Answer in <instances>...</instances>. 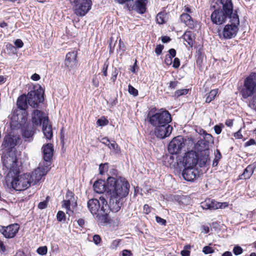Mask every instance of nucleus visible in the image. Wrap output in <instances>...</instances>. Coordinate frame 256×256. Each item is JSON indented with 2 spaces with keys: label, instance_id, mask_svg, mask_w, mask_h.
<instances>
[{
  "label": "nucleus",
  "instance_id": "nucleus-56",
  "mask_svg": "<svg viewBox=\"0 0 256 256\" xmlns=\"http://www.w3.org/2000/svg\"><path fill=\"white\" fill-rule=\"evenodd\" d=\"M101 238L100 236L98 235V234H94V236H93V242H94V243L98 245V244L100 242H101Z\"/></svg>",
  "mask_w": 256,
  "mask_h": 256
},
{
  "label": "nucleus",
  "instance_id": "nucleus-19",
  "mask_svg": "<svg viewBox=\"0 0 256 256\" xmlns=\"http://www.w3.org/2000/svg\"><path fill=\"white\" fill-rule=\"evenodd\" d=\"M110 178H114L112 176H108L107 178L106 182L102 180H96L94 184L93 188L94 192L98 194H102L106 192L108 195L110 192L108 190V180ZM116 178H118L117 177Z\"/></svg>",
  "mask_w": 256,
  "mask_h": 256
},
{
  "label": "nucleus",
  "instance_id": "nucleus-26",
  "mask_svg": "<svg viewBox=\"0 0 256 256\" xmlns=\"http://www.w3.org/2000/svg\"><path fill=\"white\" fill-rule=\"evenodd\" d=\"M182 36L184 41H186L190 47H192L194 42V38L192 32L190 31H186L184 33Z\"/></svg>",
  "mask_w": 256,
  "mask_h": 256
},
{
  "label": "nucleus",
  "instance_id": "nucleus-9",
  "mask_svg": "<svg viewBox=\"0 0 256 256\" xmlns=\"http://www.w3.org/2000/svg\"><path fill=\"white\" fill-rule=\"evenodd\" d=\"M26 96L29 106L34 108H40V104L44 102V91L40 86L34 87Z\"/></svg>",
  "mask_w": 256,
  "mask_h": 256
},
{
  "label": "nucleus",
  "instance_id": "nucleus-14",
  "mask_svg": "<svg viewBox=\"0 0 256 256\" xmlns=\"http://www.w3.org/2000/svg\"><path fill=\"white\" fill-rule=\"evenodd\" d=\"M200 174V170L196 167L184 168L182 176L184 180L188 182H194L198 180Z\"/></svg>",
  "mask_w": 256,
  "mask_h": 256
},
{
  "label": "nucleus",
  "instance_id": "nucleus-17",
  "mask_svg": "<svg viewBox=\"0 0 256 256\" xmlns=\"http://www.w3.org/2000/svg\"><path fill=\"white\" fill-rule=\"evenodd\" d=\"M77 58V52L73 50L68 52L64 60V66L66 67L69 70L76 68L77 66L78 60Z\"/></svg>",
  "mask_w": 256,
  "mask_h": 256
},
{
  "label": "nucleus",
  "instance_id": "nucleus-39",
  "mask_svg": "<svg viewBox=\"0 0 256 256\" xmlns=\"http://www.w3.org/2000/svg\"><path fill=\"white\" fill-rule=\"evenodd\" d=\"M36 252L41 256L46 255L48 252V248L46 246H40L38 248Z\"/></svg>",
  "mask_w": 256,
  "mask_h": 256
},
{
  "label": "nucleus",
  "instance_id": "nucleus-48",
  "mask_svg": "<svg viewBox=\"0 0 256 256\" xmlns=\"http://www.w3.org/2000/svg\"><path fill=\"white\" fill-rule=\"evenodd\" d=\"M249 106L251 108L256 110V96H253L250 102Z\"/></svg>",
  "mask_w": 256,
  "mask_h": 256
},
{
  "label": "nucleus",
  "instance_id": "nucleus-21",
  "mask_svg": "<svg viewBox=\"0 0 256 256\" xmlns=\"http://www.w3.org/2000/svg\"><path fill=\"white\" fill-rule=\"evenodd\" d=\"M180 20L191 30H194L197 27L198 22L194 21L192 16L187 13L182 14L180 16Z\"/></svg>",
  "mask_w": 256,
  "mask_h": 256
},
{
  "label": "nucleus",
  "instance_id": "nucleus-31",
  "mask_svg": "<svg viewBox=\"0 0 256 256\" xmlns=\"http://www.w3.org/2000/svg\"><path fill=\"white\" fill-rule=\"evenodd\" d=\"M66 200H70V201H72V206H77L76 202L74 199V192H72L70 190H68L66 192Z\"/></svg>",
  "mask_w": 256,
  "mask_h": 256
},
{
  "label": "nucleus",
  "instance_id": "nucleus-18",
  "mask_svg": "<svg viewBox=\"0 0 256 256\" xmlns=\"http://www.w3.org/2000/svg\"><path fill=\"white\" fill-rule=\"evenodd\" d=\"M148 0H136L134 4H127V7L129 11L135 10L138 14H144L146 10Z\"/></svg>",
  "mask_w": 256,
  "mask_h": 256
},
{
  "label": "nucleus",
  "instance_id": "nucleus-52",
  "mask_svg": "<svg viewBox=\"0 0 256 256\" xmlns=\"http://www.w3.org/2000/svg\"><path fill=\"white\" fill-rule=\"evenodd\" d=\"M156 220L158 224H161L162 226H166V220L164 218H160L158 216H156Z\"/></svg>",
  "mask_w": 256,
  "mask_h": 256
},
{
  "label": "nucleus",
  "instance_id": "nucleus-28",
  "mask_svg": "<svg viewBox=\"0 0 256 256\" xmlns=\"http://www.w3.org/2000/svg\"><path fill=\"white\" fill-rule=\"evenodd\" d=\"M168 18V14L166 12H161L157 14L156 21L158 24H162L166 22Z\"/></svg>",
  "mask_w": 256,
  "mask_h": 256
},
{
  "label": "nucleus",
  "instance_id": "nucleus-40",
  "mask_svg": "<svg viewBox=\"0 0 256 256\" xmlns=\"http://www.w3.org/2000/svg\"><path fill=\"white\" fill-rule=\"evenodd\" d=\"M214 252V248L208 246H205L202 248V252L206 254H212Z\"/></svg>",
  "mask_w": 256,
  "mask_h": 256
},
{
  "label": "nucleus",
  "instance_id": "nucleus-10",
  "mask_svg": "<svg viewBox=\"0 0 256 256\" xmlns=\"http://www.w3.org/2000/svg\"><path fill=\"white\" fill-rule=\"evenodd\" d=\"M256 91V73L251 72L244 80V86L240 91L242 97L246 99L252 96Z\"/></svg>",
  "mask_w": 256,
  "mask_h": 256
},
{
  "label": "nucleus",
  "instance_id": "nucleus-43",
  "mask_svg": "<svg viewBox=\"0 0 256 256\" xmlns=\"http://www.w3.org/2000/svg\"><path fill=\"white\" fill-rule=\"evenodd\" d=\"M243 252L242 248L239 246H236L233 248V252L236 256L242 254Z\"/></svg>",
  "mask_w": 256,
  "mask_h": 256
},
{
  "label": "nucleus",
  "instance_id": "nucleus-15",
  "mask_svg": "<svg viewBox=\"0 0 256 256\" xmlns=\"http://www.w3.org/2000/svg\"><path fill=\"white\" fill-rule=\"evenodd\" d=\"M51 160H44L42 166L32 172L34 176L36 175V182H39L42 177L46 174L51 168Z\"/></svg>",
  "mask_w": 256,
  "mask_h": 256
},
{
  "label": "nucleus",
  "instance_id": "nucleus-45",
  "mask_svg": "<svg viewBox=\"0 0 256 256\" xmlns=\"http://www.w3.org/2000/svg\"><path fill=\"white\" fill-rule=\"evenodd\" d=\"M126 50V46L122 40L120 38L118 42V50L122 52V54H124Z\"/></svg>",
  "mask_w": 256,
  "mask_h": 256
},
{
  "label": "nucleus",
  "instance_id": "nucleus-7",
  "mask_svg": "<svg viewBox=\"0 0 256 256\" xmlns=\"http://www.w3.org/2000/svg\"><path fill=\"white\" fill-rule=\"evenodd\" d=\"M106 200L100 196L99 200L92 198L87 202V207L90 213L94 216L98 222L104 224L110 222L108 216V206L104 202Z\"/></svg>",
  "mask_w": 256,
  "mask_h": 256
},
{
  "label": "nucleus",
  "instance_id": "nucleus-13",
  "mask_svg": "<svg viewBox=\"0 0 256 256\" xmlns=\"http://www.w3.org/2000/svg\"><path fill=\"white\" fill-rule=\"evenodd\" d=\"M184 142L185 140L182 136H179L174 138L168 145V152L172 154L180 153L182 148L185 146Z\"/></svg>",
  "mask_w": 256,
  "mask_h": 256
},
{
  "label": "nucleus",
  "instance_id": "nucleus-33",
  "mask_svg": "<svg viewBox=\"0 0 256 256\" xmlns=\"http://www.w3.org/2000/svg\"><path fill=\"white\" fill-rule=\"evenodd\" d=\"M110 150H113L116 154H120V148L118 145L114 140H112L108 147Z\"/></svg>",
  "mask_w": 256,
  "mask_h": 256
},
{
  "label": "nucleus",
  "instance_id": "nucleus-30",
  "mask_svg": "<svg viewBox=\"0 0 256 256\" xmlns=\"http://www.w3.org/2000/svg\"><path fill=\"white\" fill-rule=\"evenodd\" d=\"M218 89L212 90L210 91L206 95V102L210 103L212 100H214L218 94Z\"/></svg>",
  "mask_w": 256,
  "mask_h": 256
},
{
  "label": "nucleus",
  "instance_id": "nucleus-8",
  "mask_svg": "<svg viewBox=\"0 0 256 256\" xmlns=\"http://www.w3.org/2000/svg\"><path fill=\"white\" fill-rule=\"evenodd\" d=\"M32 124H33L32 134L29 137L22 136L27 138H31L34 133V126H40L42 124V130L46 138L48 140H50L53 136L52 127L51 125L48 124V118L46 116L44 112L38 110H34L32 116Z\"/></svg>",
  "mask_w": 256,
  "mask_h": 256
},
{
  "label": "nucleus",
  "instance_id": "nucleus-36",
  "mask_svg": "<svg viewBox=\"0 0 256 256\" xmlns=\"http://www.w3.org/2000/svg\"><path fill=\"white\" fill-rule=\"evenodd\" d=\"M108 123V121L104 116L99 118L96 121V124L98 126H106Z\"/></svg>",
  "mask_w": 256,
  "mask_h": 256
},
{
  "label": "nucleus",
  "instance_id": "nucleus-3",
  "mask_svg": "<svg viewBox=\"0 0 256 256\" xmlns=\"http://www.w3.org/2000/svg\"><path fill=\"white\" fill-rule=\"evenodd\" d=\"M130 184L124 178H110L108 180V190L110 196V203L104 202L108 206V215L112 211L118 212L122 206V198L126 196L129 192Z\"/></svg>",
  "mask_w": 256,
  "mask_h": 256
},
{
  "label": "nucleus",
  "instance_id": "nucleus-34",
  "mask_svg": "<svg viewBox=\"0 0 256 256\" xmlns=\"http://www.w3.org/2000/svg\"><path fill=\"white\" fill-rule=\"evenodd\" d=\"M71 204L72 201H70V200H65L62 202V207L66 208L67 214H68V212H70L73 213V211L70 210Z\"/></svg>",
  "mask_w": 256,
  "mask_h": 256
},
{
  "label": "nucleus",
  "instance_id": "nucleus-44",
  "mask_svg": "<svg viewBox=\"0 0 256 256\" xmlns=\"http://www.w3.org/2000/svg\"><path fill=\"white\" fill-rule=\"evenodd\" d=\"M118 74V70H117V68H114V70L112 72V76L110 78V80L113 83L115 82L116 80Z\"/></svg>",
  "mask_w": 256,
  "mask_h": 256
},
{
  "label": "nucleus",
  "instance_id": "nucleus-50",
  "mask_svg": "<svg viewBox=\"0 0 256 256\" xmlns=\"http://www.w3.org/2000/svg\"><path fill=\"white\" fill-rule=\"evenodd\" d=\"M164 48V46L162 44L157 45L155 49V52L157 56L160 55L162 53V51Z\"/></svg>",
  "mask_w": 256,
  "mask_h": 256
},
{
  "label": "nucleus",
  "instance_id": "nucleus-11",
  "mask_svg": "<svg viewBox=\"0 0 256 256\" xmlns=\"http://www.w3.org/2000/svg\"><path fill=\"white\" fill-rule=\"evenodd\" d=\"M74 14L78 16H85L91 10L92 0H70Z\"/></svg>",
  "mask_w": 256,
  "mask_h": 256
},
{
  "label": "nucleus",
  "instance_id": "nucleus-55",
  "mask_svg": "<svg viewBox=\"0 0 256 256\" xmlns=\"http://www.w3.org/2000/svg\"><path fill=\"white\" fill-rule=\"evenodd\" d=\"M6 251V246L4 242L0 240V253L1 254H4Z\"/></svg>",
  "mask_w": 256,
  "mask_h": 256
},
{
  "label": "nucleus",
  "instance_id": "nucleus-12",
  "mask_svg": "<svg viewBox=\"0 0 256 256\" xmlns=\"http://www.w3.org/2000/svg\"><path fill=\"white\" fill-rule=\"evenodd\" d=\"M198 160V156L196 152L191 150L186 152L182 158H179L177 163L178 166L182 164L184 168L196 167Z\"/></svg>",
  "mask_w": 256,
  "mask_h": 256
},
{
  "label": "nucleus",
  "instance_id": "nucleus-62",
  "mask_svg": "<svg viewBox=\"0 0 256 256\" xmlns=\"http://www.w3.org/2000/svg\"><path fill=\"white\" fill-rule=\"evenodd\" d=\"M162 41L163 43H167L170 41V38L168 36H162L161 38Z\"/></svg>",
  "mask_w": 256,
  "mask_h": 256
},
{
  "label": "nucleus",
  "instance_id": "nucleus-1",
  "mask_svg": "<svg viewBox=\"0 0 256 256\" xmlns=\"http://www.w3.org/2000/svg\"><path fill=\"white\" fill-rule=\"evenodd\" d=\"M222 5V9L219 8L212 12L210 15V20L213 24L221 25L226 22L230 24L224 26L222 30L218 31L220 38L229 40L236 36L239 30L240 18L236 9H234L232 0H220Z\"/></svg>",
  "mask_w": 256,
  "mask_h": 256
},
{
  "label": "nucleus",
  "instance_id": "nucleus-54",
  "mask_svg": "<svg viewBox=\"0 0 256 256\" xmlns=\"http://www.w3.org/2000/svg\"><path fill=\"white\" fill-rule=\"evenodd\" d=\"M172 63V67L174 68H179L180 66V60L178 58H175L173 61Z\"/></svg>",
  "mask_w": 256,
  "mask_h": 256
},
{
  "label": "nucleus",
  "instance_id": "nucleus-20",
  "mask_svg": "<svg viewBox=\"0 0 256 256\" xmlns=\"http://www.w3.org/2000/svg\"><path fill=\"white\" fill-rule=\"evenodd\" d=\"M222 204H218L214 200L206 198L200 203V206L204 210H215L220 208Z\"/></svg>",
  "mask_w": 256,
  "mask_h": 256
},
{
  "label": "nucleus",
  "instance_id": "nucleus-51",
  "mask_svg": "<svg viewBox=\"0 0 256 256\" xmlns=\"http://www.w3.org/2000/svg\"><path fill=\"white\" fill-rule=\"evenodd\" d=\"M222 126V124L214 126V128L216 134H219L221 133Z\"/></svg>",
  "mask_w": 256,
  "mask_h": 256
},
{
  "label": "nucleus",
  "instance_id": "nucleus-5",
  "mask_svg": "<svg viewBox=\"0 0 256 256\" xmlns=\"http://www.w3.org/2000/svg\"><path fill=\"white\" fill-rule=\"evenodd\" d=\"M16 106L18 110H14V118L16 119L20 128L22 130V136L29 137L32 134L33 124L28 120V99L26 94L19 96L16 100Z\"/></svg>",
  "mask_w": 256,
  "mask_h": 256
},
{
  "label": "nucleus",
  "instance_id": "nucleus-42",
  "mask_svg": "<svg viewBox=\"0 0 256 256\" xmlns=\"http://www.w3.org/2000/svg\"><path fill=\"white\" fill-rule=\"evenodd\" d=\"M108 169V164H101L99 166V171L100 174H103L105 170H107Z\"/></svg>",
  "mask_w": 256,
  "mask_h": 256
},
{
  "label": "nucleus",
  "instance_id": "nucleus-64",
  "mask_svg": "<svg viewBox=\"0 0 256 256\" xmlns=\"http://www.w3.org/2000/svg\"><path fill=\"white\" fill-rule=\"evenodd\" d=\"M190 251L186 250H182L180 252V254L182 256H190Z\"/></svg>",
  "mask_w": 256,
  "mask_h": 256
},
{
  "label": "nucleus",
  "instance_id": "nucleus-59",
  "mask_svg": "<svg viewBox=\"0 0 256 256\" xmlns=\"http://www.w3.org/2000/svg\"><path fill=\"white\" fill-rule=\"evenodd\" d=\"M168 54H167V55L170 56L171 58H174L176 56V50L174 48H170L168 51Z\"/></svg>",
  "mask_w": 256,
  "mask_h": 256
},
{
  "label": "nucleus",
  "instance_id": "nucleus-61",
  "mask_svg": "<svg viewBox=\"0 0 256 256\" xmlns=\"http://www.w3.org/2000/svg\"><path fill=\"white\" fill-rule=\"evenodd\" d=\"M93 85L96 87L98 88L99 86V80L96 76H94L92 80Z\"/></svg>",
  "mask_w": 256,
  "mask_h": 256
},
{
  "label": "nucleus",
  "instance_id": "nucleus-35",
  "mask_svg": "<svg viewBox=\"0 0 256 256\" xmlns=\"http://www.w3.org/2000/svg\"><path fill=\"white\" fill-rule=\"evenodd\" d=\"M206 144H210L214 143V138L212 134L206 133L203 136L202 138Z\"/></svg>",
  "mask_w": 256,
  "mask_h": 256
},
{
  "label": "nucleus",
  "instance_id": "nucleus-57",
  "mask_svg": "<svg viewBox=\"0 0 256 256\" xmlns=\"http://www.w3.org/2000/svg\"><path fill=\"white\" fill-rule=\"evenodd\" d=\"M172 58H171L170 56L166 54L164 59V63L167 66H170L172 64Z\"/></svg>",
  "mask_w": 256,
  "mask_h": 256
},
{
  "label": "nucleus",
  "instance_id": "nucleus-27",
  "mask_svg": "<svg viewBox=\"0 0 256 256\" xmlns=\"http://www.w3.org/2000/svg\"><path fill=\"white\" fill-rule=\"evenodd\" d=\"M209 144H206L203 139L199 140L196 144L195 148L198 152H203L208 148Z\"/></svg>",
  "mask_w": 256,
  "mask_h": 256
},
{
  "label": "nucleus",
  "instance_id": "nucleus-25",
  "mask_svg": "<svg viewBox=\"0 0 256 256\" xmlns=\"http://www.w3.org/2000/svg\"><path fill=\"white\" fill-rule=\"evenodd\" d=\"M255 168L251 165H248L244 170L243 173L239 176L240 180L249 179L252 175Z\"/></svg>",
  "mask_w": 256,
  "mask_h": 256
},
{
  "label": "nucleus",
  "instance_id": "nucleus-58",
  "mask_svg": "<svg viewBox=\"0 0 256 256\" xmlns=\"http://www.w3.org/2000/svg\"><path fill=\"white\" fill-rule=\"evenodd\" d=\"M100 142L102 144H103L104 145H106V146H107L108 147L110 144L111 143V142H110V140L108 139V137H104V138H102V140H100Z\"/></svg>",
  "mask_w": 256,
  "mask_h": 256
},
{
  "label": "nucleus",
  "instance_id": "nucleus-22",
  "mask_svg": "<svg viewBox=\"0 0 256 256\" xmlns=\"http://www.w3.org/2000/svg\"><path fill=\"white\" fill-rule=\"evenodd\" d=\"M44 160H52L54 154V147L52 144H47L42 148Z\"/></svg>",
  "mask_w": 256,
  "mask_h": 256
},
{
  "label": "nucleus",
  "instance_id": "nucleus-4",
  "mask_svg": "<svg viewBox=\"0 0 256 256\" xmlns=\"http://www.w3.org/2000/svg\"><path fill=\"white\" fill-rule=\"evenodd\" d=\"M16 165H9V171L6 176V182L8 185L10 184L12 188L16 191H22L26 190L31 185H35L36 182V175L33 174H20L19 168Z\"/></svg>",
  "mask_w": 256,
  "mask_h": 256
},
{
  "label": "nucleus",
  "instance_id": "nucleus-37",
  "mask_svg": "<svg viewBox=\"0 0 256 256\" xmlns=\"http://www.w3.org/2000/svg\"><path fill=\"white\" fill-rule=\"evenodd\" d=\"M128 92L134 96H136L138 94V90L130 84L128 86Z\"/></svg>",
  "mask_w": 256,
  "mask_h": 256
},
{
  "label": "nucleus",
  "instance_id": "nucleus-24",
  "mask_svg": "<svg viewBox=\"0 0 256 256\" xmlns=\"http://www.w3.org/2000/svg\"><path fill=\"white\" fill-rule=\"evenodd\" d=\"M196 64L197 66L202 68L203 66V60L205 57L204 52L202 47H200L196 50Z\"/></svg>",
  "mask_w": 256,
  "mask_h": 256
},
{
  "label": "nucleus",
  "instance_id": "nucleus-16",
  "mask_svg": "<svg viewBox=\"0 0 256 256\" xmlns=\"http://www.w3.org/2000/svg\"><path fill=\"white\" fill-rule=\"evenodd\" d=\"M20 230V226L18 224H13L6 226H2L0 232L6 238H14Z\"/></svg>",
  "mask_w": 256,
  "mask_h": 256
},
{
  "label": "nucleus",
  "instance_id": "nucleus-46",
  "mask_svg": "<svg viewBox=\"0 0 256 256\" xmlns=\"http://www.w3.org/2000/svg\"><path fill=\"white\" fill-rule=\"evenodd\" d=\"M14 44L16 48H20L24 46V42L20 39H16L14 41Z\"/></svg>",
  "mask_w": 256,
  "mask_h": 256
},
{
  "label": "nucleus",
  "instance_id": "nucleus-6",
  "mask_svg": "<svg viewBox=\"0 0 256 256\" xmlns=\"http://www.w3.org/2000/svg\"><path fill=\"white\" fill-rule=\"evenodd\" d=\"M19 138L16 136L8 134H6L1 146L2 150L4 154L2 156L3 166L8 168L11 164L16 165L18 158L16 154V146Z\"/></svg>",
  "mask_w": 256,
  "mask_h": 256
},
{
  "label": "nucleus",
  "instance_id": "nucleus-53",
  "mask_svg": "<svg viewBox=\"0 0 256 256\" xmlns=\"http://www.w3.org/2000/svg\"><path fill=\"white\" fill-rule=\"evenodd\" d=\"M108 64L106 62H105L103 64L102 68V74L105 76H108Z\"/></svg>",
  "mask_w": 256,
  "mask_h": 256
},
{
  "label": "nucleus",
  "instance_id": "nucleus-49",
  "mask_svg": "<svg viewBox=\"0 0 256 256\" xmlns=\"http://www.w3.org/2000/svg\"><path fill=\"white\" fill-rule=\"evenodd\" d=\"M178 84H179V82L177 80L170 81L169 82V85L168 86V89H170V90L176 89L178 86Z\"/></svg>",
  "mask_w": 256,
  "mask_h": 256
},
{
  "label": "nucleus",
  "instance_id": "nucleus-41",
  "mask_svg": "<svg viewBox=\"0 0 256 256\" xmlns=\"http://www.w3.org/2000/svg\"><path fill=\"white\" fill-rule=\"evenodd\" d=\"M49 198V196L46 198V200L43 202H40L38 206L39 209L43 210L46 208L48 206V202Z\"/></svg>",
  "mask_w": 256,
  "mask_h": 256
},
{
  "label": "nucleus",
  "instance_id": "nucleus-2",
  "mask_svg": "<svg viewBox=\"0 0 256 256\" xmlns=\"http://www.w3.org/2000/svg\"><path fill=\"white\" fill-rule=\"evenodd\" d=\"M146 120L154 128L156 138L164 139L171 134L172 127L170 124L172 121L170 112L164 108H152L148 112Z\"/></svg>",
  "mask_w": 256,
  "mask_h": 256
},
{
  "label": "nucleus",
  "instance_id": "nucleus-38",
  "mask_svg": "<svg viewBox=\"0 0 256 256\" xmlns=\"http://www.w3.org/2000/svg\"><path fill=\"white\" fill-rule=\"evenodd\" d=\"M56 218L58 221L62 222L66 220V214L62 210H59L56 214Z\"/></svg>",
  "mask_w": 256,
  "mask_h": 256
},
{
  "label": "nucleus",
  "instance_id": "nucleus-32",
  "mask_svg": "<svg viewBox=\"0 0 256 256\" xmlns=\"http://www.w3.org/2000/svg\"><path fill=\"white\" fill-rule=\"evenodd\" d=\"M189 91V89L188 88H182L176 90L174 95L173 97L174 99L178 98L180 96L186 95Z\"/></svg>",
  "mask_w": 256,
  "mask_h": 256
},
{
  "label": "nucleus",
  "instance_id": "nucleus-60",
  "mask_svg": "<svg viewBox=\"0 0 256 256\" xmlns=\"http://www.w3.org/2000/svg\"><path fill=\"white\" fill-rule=\"evenodd\" d=\"M256 144V141L254 139L251 138L244 144V146L247 147Z\"/></svg>",
  "mask_w": 256,
  "mask_h": 256
},
{
  "label": "nucleus",
  "instance_id": "nucleus-63",
  "mask_svg": "<svg viewBox=\"0 0 256 256\" xmlns=\"http://www.w3.org/2000/svg\"><path fill=\"white\" fill-rule=\"evenodd\" d=\"M132 254L131 252L128 250H124L122 252V256H131Z\"/></svg>",
  "mask_w": 256,
  "mask_h": 256
},
{
  "label": "nucleus",
  "instance_id": "nucleus-47",
  "mask_svg": "<svg viewBox=\"0 0 256 256\" xmlns=\"http://www.w3.org/2000/svg\"><path fill=\"white\" fill-rule=\"evenodd\" d=\"M120 242L121 240L120 239H116L113 240L110 244V248L112 250L116 249L119 246Z\"/></svg>",
  "mask_w": 256,
  "mask_h": 256
},
{
  "label": "nucleus",
  "instance_id": "nucleus-23",
  "mask_svg": "<svg viewBox=\"0 0 256 256\" xmlns=\"http://www.w3.org/2000/svg\"><path fill=\"white\" fill-rule=\"evenodd\" d=\"M173 200L176 202L181 208H184L188 205L190 202V197L184 195H174L173 196Z\"/></svg>",
  "mask_w": 256,
  "mask_h": 256
},
{
  "label": "nucleus",
  "instance_id": "nucleus-29",
  "mask_svg": "<svg viewBox=\"0 0 256 256\" xmlns=\"http://www.w3.org/2000/svg\"><path fill=\"white\" fill-rule=\"evenodd\" d=\"M6 48L9 55H16L18 51L16 48L12 44L7 42L6 44Z\"/></svg>",
  "mask_w": 256,
  "mask_h": 256
}]
</instances>
